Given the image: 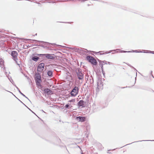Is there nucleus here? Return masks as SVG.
I'll use <instances>...</instances> for the list:
<instances>
[{
  "label": "nucleus",
  "instance_id": "obj_15",
  "mask_svg": "<svg viewBox=\"0 0 154 154\" xmlns=\"http://www.w3.org/2000/svg\"><path fill=\"white\" fill-rule=\"evenodd\" d=\"M65 107L66 108H68L69 107V105L68 104L66 105Z\"/></svg>",
  "mask_w": 154,
  "mask_h": 154
},
{
  "label": "nucleus",
  "instance_id": "obj_10",
  "mask_svg": "<svg viewBox=\"0 0 154 154\" xmlns=\"http://www.w3.org/2000/svg\"><path fill=\"white\" fill-rule=\"evenodd\" d=\"M39 58L37 57H35L32 58V60L34 61H36L38 60Z\"/></svg>",
  "mask_w": 154,
  "mask_h": 154
},
{
  "label": "nucleus",
  "instance_id": "obj_12",
  "mask_svg": "<svg viewBox=\"0 0 154 154\" xmlns=\"http://www.w3.org/2000/svg\"><path fill=\"white\" fill-rule=\"evenodd\" d=\"M0 64L1 65L0 66H2L4 65V62L3 60H2V61L0 62Z\"/></svg>",
  "mask_w": 154,
  "mask_h": 154
},
{
  "label": "nucleus",
  "instance_id": "obj_1",
  "mask_svg": "<svg viewBox=\"0 0 154 154\" xmlns=\"http://www.w3.org/2000/svg\"><path fill=\"white\" fill-rule=\"evenodd\" d=\"M35 80L37 84L39 85H40V83L41 82L40 75L39 73H36L35 74Z\"/></svg>",
  "mask_w": 154,
  "mask_h": 154
},
{
  "label": "nucleus",
  "instance_id": "obj_3",
  "mask_svg": "<svg viewBox=\"0 0 154 154\" xmlns=\"http://www.w3.org/2000/svg\"><path fill=\"white\" fill-rule=\"evenodd\" d=\"M79 88L77 87H75L71 92L72 96H76L78 93Z\"/></svg>",
  "mask_w": 154,
  "mask_h": 154
},
{
  "label": "nucleus",
  "instance_id": "obj_9",
  "mask_svg": "<svg viewBox=\"0 0 154 154\" xmlns=\"http://www.w3.org/2000/svg\"><path fill=\"white\" fill-rule=\"evenodd\" d=\"M77 118L79 119L80 122H83L85 121V118L84 117L79 116L77 117Z\"/></svg>",
  "mask_w": 154,
  "mask_h": 154
},
{
  "label": "nucleus",
  "instance_id": "obj_8",
  "mask_svg": "<svg viewBox=\"0 0 154 154\" xmlns=\"http://www.w3.org/2000/svg\"><path fill=\"white\" fill-rule=\"evenodd\" d=\"M78 76V78L79 79H82L83 78V75L82 73L81 72H79V73L77 74Z\"/></svg>",
  "mask_w": 154,
  "mask_h": 154
},
{
  "label": "nucleus",
  "instance_id": "obj_16",
  "mask_svg": "<svg viewBox=\"0 0 154 154\" xmlns=\"http://www.w3.org/2000/svg\"><path fill=\"white\" fill-rule=\"evenodd\" d=\"M72 101V100H70L69 101L71 102Z\"/></svg>",
  "mask_w": 154,
  "mask_h": 154
},
{
  "label": "nucleus",
  "instance_id": "obj_2",
  "mask_svg": "<svg viewBox=\"0 0 154 154\" xmlns=\"http://www.w3.org/2000/svg\"><path fill=\"white\" fill-rule=\"evenodd\" d=\"M87 58L89 62L91 63V64L94 65H96L97 63L96 60L93 57L88 56Z\"/></svg>",
  "mask_w": 154,
  "mask_h": 154
},
{
  "label": "nucleus",
  "instance_id": "obj_14",
  "mask_svg": "<svg viewBox=\"0 0 154 154\" xmlns=\"http://www.w3.org/2000/svg\"><path fill=\"white\" fill-rule=\"evenodd\" d=\"M20 93L23 96L25 97H26V98H27V97H26L25 96L24 94H22L21 93Z\"/></svg>",
  "mask_w": 154,
  "mask_h": 154
},
{
  "label": "nucleus",
  "instance_id": "obj_5",
  "mask_svg": "<svg viewBox=\"0 0 154 154\" xmlns=\"http://www.w3.org/2000/svg\"><path fill=\"white\" fill-rule=\"evenodd\" d=\"M11 55L13 57V58L14 60H16L17 59V54L16 51H13L12 52Z\"/></svg>",
  "mask_w": 154,
  "mask_h": 154
},
{
  "label": "nucleus",
  "instance_id": "obj_11",
  "mask_svg": "<svg viewBox=\"0 0 154 154\" xmlns=\"http://www.w3.org/2000/svg\"><path fill=\"white\" fill-rule=\"evenodd\" d=\"M52 72L51 71H49L48 72V75L49 76H51L52 75Z\"/></svg>",
  "mask_w": 154,
  "mask_h": 154
},
{
  "label": "nucleus",
  "instance_id": "obj_7",
  "mask_svg": "<svg viewBox=\"0 0 154 154\" xmlns=\"http://www.w3.org/2000/svg\"><path fill=\"white\" fill-rule=\"evenodd\" d=\"M78 106L79 107H83L84 106V102L82 100H80L78 103Z\"/></svg>",
  "mask_w": 154,
  "mask_h": 154
},
{
  "label": "nucleus",
  "instance_id": "obj_13",
  "mask_svg": "<svg viewBox=\"0 0 154 154\" xmlns=\"http://www.w3.org/2000/svg\"><path fill=\"white\" fill-rule=\"evenodd\" d=\"M50 91V90L48 89H47L46 90V91H47V92H48Z\"/></svg>",
  "mask_w": 154,
  "mask_h": 154
},
{
  "label": "nucleus",
  "instance_id": "obj_4",
  "mask_svg": "<svg viewBox=\"0 0 154 154\" xmlns=\"http://www.w3.org/2000/svg\"><path fill=\"white\" fill-rule=\"evenodd\" d=\"M44 67V64L43 63L40 64L38 66L37 71L38 72H41L43 70Z\"/></svg>",
  "mask_w": 154,
  "mask_h": 154
},
{
  "label": "nucleus",
  "instance_id": "obj_6",
  "mask_svg": "<svg viewBox=\"0 0 154 154\" xmlns=\"http://www.w3.org/2000/svg\"><path fill=\"white\" fill-rule=\"evenodd\" d=\"M42 55L45 56L46 58L48 59H53L54 58L53 56L49 54H42Z\"/></svg>",
  "mask_w": 154,
  "mask_h": 154
}]
</instances>
